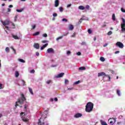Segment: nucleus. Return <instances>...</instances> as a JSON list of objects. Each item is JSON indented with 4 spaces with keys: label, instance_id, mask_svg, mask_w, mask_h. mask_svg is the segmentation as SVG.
<instances>
[{
    "label": "nucleus",
    "instance_id": "obj_1",
    "mask_svg": "<svg viewBox=\"0 0 125 125\" xmlns=\"http://www.w3.org/2000/svg\"><path fill=\"white\" fill-rule=\"evenodd\" d=\"M93 110V104L91 102H88L85 106V111L90 113Z\"/></svg>",
    "mask_w": 125,
    "mask_h": 125
},
{
    "label": "nucleus",
    "instance_id": "obj_2",
    "mask_svg": "<svg viewBox=\"0 0 125 125\" xmlns=\"http://www.w3.org/2000/svg\"><path fill=\"white\" fill-rule=\"evenodd\" d=\"M26 100H27V99L25 97L24 94H21V98H19L18 99V103H19V104H20L21 105H22V104H23L24 101H26Z\"/></svg>",
    "mask_w": 125,
    "mask_h": 125
},
{
    "label": "nucleus",
    "instance_id": "obj_3",
    "mask_svg": "<svg viewBox=\"0 0 125 125\" xmlns=\"http://www.w3.org/2000/svg\"><path fill=\"white\" fill-rule=\"evenodd\" d=\"M1 22L2 25L4 26L5 28H6V30H9V28L7 26L9 25L10 21H9V20H7L4 21H1Z\"/></svg>",
    "mask_w": 125,
    "mask_h": 125
},
{
    "label": "nucleus",
    "instance_id": "obj_4",
    "mask_svg": "<svg viewBox=\"0 0 125 125\" xmlns=\"http://www.w3.org/2000/svg\"><path fill=\"white\" fill-rule=\"evenodd\" d=\"M25 112L21 113V117L22 121H23L24 123H28V122H29V119L27 118H25Z\"/></svg>",
    "mask_w": 125,
    "mask_h": 125
},
{
    "label": "nucleus",
    "instance_id": "obj_5",
    "mask_svg": "<svg viewBox=\"0 0 125 125\" xmlns=\"http://www.w3.org/2000/svg\"><path fill=\"white\" fill-rule=\"evenodd\" d=\"M103 76H104V77H107L109 79V81H111V77H110V76L109 75H106V73L104 72H101L99 73L98 74V77H102Z\"/></svg>",
    "mask_w": 125,
    "mask_h": 125
},
{
    "label": "nucleus",
    "instance_id": "obj_6",
    "mask_svg": "<svg viewBox=\"0 0 125 125\" xmlns=\"http://www.w3.org/2000/svg\"><path fill=\"white\" fill-rule=\"evenodd\" d=\"M123 23H121V28L122 32H125V20L124 18L122 19Z\"/></svg>",
    "mask_w": 125,
    "mask_h": 125
},
{
    "label": "nucleus",
    "instance_id": "obj_7",
    "mask_svg": "<svg viewBox=\"0 0 125 125\" xmlns=\"http://www.w3.org/2000/svg\"><path fill=\"white\" fill-rule=\"evenodd\" d=\"M117 46H119L120 48H124V44L121 42H117L116 43Z\"/></svg>",
    "mask_w": 125,
    "mask_h": 125
},
{
    "label": "nucleus",
    "instance_id": "obj_8",
    "mask_svg": "<svg viewBox=\"0 0 125 125\" xmlns=\"http://www.w3.org/2000/svg\"><path fill=\"white\" fill-rule=\"evenodd\" d=\"M33 46L35 48H36V49H39L40 48V44L38 43H35Z\"/></svg>",
    "mask_w": 125,
    "mask_h": 125
},
{
    "label": "nucleus",
    "instance_id": "obj_9",
    "mask_svg": "<svg viewBox=\"0 0 125 125\" xmlns=\"http://www.w3.org/2000/svg\"><path fill=\"white\" fill-rule=\"evenodd\" d=\"M47 52L48 53H54V50H53V49L52 48H48L47 49Z\"/></svg>",
    "mask_w": 125,
    "mask_h": 125
},
{
    "label": "nucleus",
    "instance_id": "obj_10",
    "mask_svg": "<svg viewBox=\"0 0 125 125\" xmlns=\"http://www.w3.org/2000/svg\"><path fill=\"white\" fill-rule=\"evenodd\" d=\"M82 116H83V114H81V113H76L75 115H74V118H81V117H82Z\"/></svg>",
    "mask_w": 125,
    "mask_h": 125
},
{
    "label": "nucleus",
    "instance_id": "obj_11",
    "mask_svg": "<svg viewBox=\"0 0 125 125\" xmlns=\"http://www.w3.org/2000/svg\"><path fill=\"white\" fill-rule=\"evenodd\" d=\"M59 5V0H55V6L57 7Z\"/></svg>",
    "mask_w": 125,
    "mask_h": 125
},
{
    "label": "nucleus",
    "instance_id": "obj_12",
    "mask_svg": "<svg viewBox=\"0 0 125 125\" xmlns=\"http://www.w3.org/2000/svg\"><path fill=\"white\" fill-rule=\"evenodd\" d=\"M69 30L70 31H73L74 30V25L72 24H69Z\"/></svg>",
    "mask_w": 125,
    "mask_h": 125
},
{
    "label": "nucleus",
    "instance_id": "obj_13",
    "mask_svg": "<svg viewBox=\"0 0 125 125\" xmlns=\"http://www.w3.org/2000/svg\"><path fill=\"white\" fill-rule=\"evenodd\" d=\"M78 8L80 10H84V9H85V7L81 5V6H79Z\"/></svg>",
    "mask_w": 125,
    "mask_h": 125
},
{
    "label": "nucleus",
    "instance_id": "obj_14",
    "mask_svg": "<svg viewBox=\"0 0 125 125\" xmlns=\"http://www.w3.org/2000/svg\"><path fill=\"white\" fill-rule=\"evenodd\" d=\"M47 117V115H46V111H45L43 112V114L42 115V118H44V119H46V118Z\"/></svg>",
    "mask_w": 125,
    "mask_h": 125
},
{
    "label": "nucleus",
    "instance_id": "obj_15",
    "mask_svg": "<svg viewBox=\"0 0 125 125\" xmlns=\"http://www.w3.org/2000/svg\"><path fill=\"white\" fill-rule=\"evenodd\" d=\"M46 46H47V43H46V44H44L43 46H42L41 47V50H43V49H44V48H45V47H46Z\"/></svg>",
    "mask_w": 125,
    "mask_h": 125
},
{
    "label": "nucleus",
    "instance_id": "obj_16",
    "mask_svg": "<svg viewBox=\"0 0 125 125\" xmlns=\"http://www.w3.org/2000/svg\"><path fill=\"white\" fill-rule=\"evenodd\" d=\"M28 90L30 93L32 94V95H34V92H33V89H32L31 88L28 87Z\"/></svg>",
    "mask_w": 125,
    "mask_h": 125
},
{
    "label": "nucleus",
    "instance_id": "obj_17",
    "mask_svg": "<svg viewBox=\"0 0 125 125\" xmlns=\"http://www.w3.org/2000/svg\"><path fill=\"white\" fill-rule=\"evenodd\" d=\"M64 73H61L59 74V75L57 76V78H62V76H64Z\"/></svg>",
    "mask_w": 125,
    "mask_h": 125
},
{
    "label": "nucleus",
    "instance_id": "obj_18",
    "mask_svg": "<svg viewBox=\"0 0 125 125\" xmlns=\"http://www.w3.org/2000/svg\"><path fill=\"white\" fill-rule=\"evenodd\" d=\"M101 124L102 125H108L105 121H103V120H101Z\"/></svg>",
    "mask_w": 125,
    "mask_h": 125
},
{
    "label": "nucleus",
    "instance_id": "obj_19",
    "mask_svg": "<svg viewBox=\"0 0 125 125\" xmlns=\"http://www.w3.org/2000/svg\"><path fill=\"white\" fill-rule=\"evenodd\" d=\"M12 37L15 40H19V37L17 35H12Z\"/></svg>",
    "mask_w": 125,
    "mask_h": 125
},
{
    "label": "nucleus",
    "instance_id": "obj_20",
    "mask_svg": "<svg viewBox=\"0 0 125 125\" xmlns=\"http://www.w3.org/2000/svg\"><path fill=\"white\" fill-rule=\"evenodd\" d=\"M15 77L16 78H18V77H19V72H18V71L15 72Z\"/></svg>",
    "mask_w": 125,
    "mask_h": 125
},
{
    "label": "nucleus",
    "instance_id": "obj_21",
    "mask_svg": "<svg viewBox=\"0 0 125 125\" xmlns=\"http://www.w3.org/2000/svg\"><path fill=\"white\" fill-rule=\"evenodd\" d=\"M116 92L119 96H121V91L119 89H117Z\"/></svg>",
    "mask_w": 125,
    "mask_h": 125
},
{
    "label": "nucleus",
    "instance_id": "obj_22",
    "mask_svg": "<svg viewBox=\"0 0 125 125\" xmlns=\"http://www.w3.org/2000/svg\"><path fill=\"white\" fill-rule=\"evenodd\" d=\"M19 61L21 63H25V61L22 59H19Z\"/></svg>",
    "mask_w": 125,
    "mask_h": 125
},
{
    "label": "nucleus",
    "instance_id": "obj_23",
    "mask_svg": "<svg viewBox=\"0 0 125 125\" xmlns=\"http://www.w3.org/2000/svg\"><path fill=\"white\" fill-rule=\"evenodd\" d=\"M100 59L102 62H104V61H105V58L103 57H101Z\"/></svg>",
    "mask_w": 125,
    "mask_h": 125
},
{
    "label": "nucleus",
    "instance_id": "obj_24",
    "mask_svg": "<svg viewBox=\"0 0 125 125\" xmlns=\"http://www.w3.org/2000/svg\"><path fill=\"white\" fill-rule=\"evenodd\" d=\"M5 51L6 52H9V51H10V49H9V47H6Z\"/></svg>",
    "mask_w": 125,
    "mask_h": 125
},
{
    "label": "nucleus",
    "instance_id": "obj_25",
    "mask_svg": "<svg viewBox=\"0 0 125 125\" xmlns=\"http://www.w3.org/2000/svg\"><path fill=\"white\" fill-rule=\"evenodd\" d=\"M59 10H60V12H63L64 9L62 7H60Z\"/></svg>",
    "mask_w": 125,
    "mask_h": 125
},
{
    "label": "nucleus",
    "instance_id": "obj_26",
    "mask_svg": "<svg viewBox=\"0 0 125 125\" xmlns=\"http://www.w3.org/2000/svg\"><path fill=\"white\" fill-rule=\"evenodd\" d=\"M24 10V9H17L16 11H17V12H22V11H23Z\"/></svg>",
    "mask_w": 125,
    "mask_h": 125
},
{
    "label": "nucleus",
    "instance_id": "obj_27",
    "mask_svg": "<svg viewBox=\"0 0 125 125\" xmlns=\"http://www.w3.org/2000/svg\"><path fill=\"white\" fill-rule=\"evenodd\" d=\"M112 20L113 21H115L116 20V16H115V14H112Z\"/></svg>",
    "mask_w": 125,
    "mask_h": 125
},
{
    "label": "nucleus",
    "instance_id": "obj_28",
    "mask_svg": "<svg viewBox=\"0 0 125 125\" xmlns=\"http://www.w3.org/2000/svg\"><path fill=\"white\" fill-rule=\"evenodd\" d=\"M40 35V32L37 31L35 33L33 34V36H38Z\"/></svg>",
    "mask_w": 125,
    "mask_h": 125
},
{
    "label": "nucleus",
    "instance_id": "obj_29",
    "mask_svg": "<svg viewBox=\"0 0 125 125\" xmlns=\"http://www.w3.org/2000/svg\"><path fill=\"white\" fill-rule=\"evenodd\" d=\"M79 70L83 71V70H85V67H81L79 68Z\"/></svg>",
    "mask_w": 125,
    "mask_h": 125
},
{
    "label": "nucleus",
    "instance_id": "obj_30",
    "mask_svg": "<svg viewBox=\"0 0 125 125\" xmlns=\"http://www.w3.org/2000/svg\"><path fill=\"white\" fill-rule=\"evenodd\" d=\"M81 83V81H78L74 83V84H79Z\"/></svg>",
    "mask_w": 125,
    "mask_h": 125
},
{
    "label": "nucleus",
    "instance_id": "obj_31",
    "mask_svg": "<svg viewBox=\"0 0 125 125\" xmlns=\"http://www.w3.org/2000/svg\"><path fill=\"white\" fill-rule=\"evenodd\" d=\"M41 119H42V118H40V119L39 120L38 125H42V121H41Z\"/></svg>",
    "mask_w": 125,
    "mask_h": 125
},
{
    "label": "nucleus",
    "instance_id": "obj_32",
    "mask_svg": "<svg viewBox=\"0 0 125 125\" xmlns=\"http://www.w3.org/2000/svg\"><path fill=\"white\" fill-rule=\"evenodd\" d=\"M112 34H113V32H112V31H109L108 33H107V35L108 36H111V35H112Z\"/></svg>",
    "mask_w": 125,
    "mask_h": 125
},
{
    "label": "nucleus",
    "instance_id": "obj_33",
    "mask_svg": "<svg viewBox=\"0 0 125 125\" xmlns=\"http://www.w3.org/2000/svg\"><path fill=\"white\" fill-rule=\"evenodd\" d=\"M62 38H63V36L59 37L56 39V41H59V40H61V39H62Z\"/></svg>",
    "mask_w": 125,
    "mask_h": 125
},
{
    "label": "nucleus",
    "instance_id": "obj_34",
    "mask_svg": "<svg viewBox=\"0 0 125 125\" xmlns=\"http://www.w3.org/2000/svg\"><path fill=\"white\" fill-rule=\"evenodd\" d=\"M42 43H45L47 42V41L43 40V41H42Z\"/></svg>",
    "mask_w": 125,
    "mask_h": 125
},
{
    "label": "nucleus",
    "instance_id": "obj_35",
    "mask_svg": "<svg viewBox=\"0 0 125 125\" xmlns=\"http://www.w3.org/2000/svg\"><path fill=\"white\" fill-rule=\"evenodd\" d=\"M121 10L122 12H125V9H124V8H121Z\"/></svg>",
    "mask_w": 125,
    "mask_h": 125
},
{
    "label": "nucleus",
    "instance_id": "obj_36",
    "mask_svg": "<svg viewBox=\"0 0 125 125\" xmlns=\"http://www.w3.org/2000/svg\"><path fill=\"white\" fill-rule=\"evenodd\" d=\"M88 34H91L92 33L91 29H88Z\"/></svg>",
    "mask_w": 125,
    "mask_h": 125
},
{
    "label": "nucleus",
    "instance_id": "obj_37",
    "mask_svg": "<svg viewBox=\"0 0 125 125\" xmlns=\"http://www.w3.org/2000/svg\"><path fill=\"white\" fill-rule=\"evenodd\" d=\"M81 44H82V45H85V44H86V43L85 42H82L81 43Z\"/></svg>",
    "mask_w": 125,
    "mask_h": 125
},
{
    "label": "nucleus",
    "instance_id": "obj_38",
    "mask_svg": "<svg viewBox=\"0 0 125 125\" xmlns=\"http://www.w3.org/2000/svg\"><path fill=\"white\" fill-rule=\"evenodd\" d=\"M12 49L13 50V51H14L15 54H16V50H15L14 48L13 47H11Z\"/></svg>",
    "mask_w": 125,
    "mask_h": 125
},
{
    "label": "nucleus",
    "instance_id": "obj_39",
    "mask_svg": "<svg viewBox=\"0 0 125 125\" xmlns=\"http://www.w3.org/2000/svg\"><path fill=\"white\" fill-rule=\"evenodd\" d=\"M85 8H86V9H88V10L89 9V5H86Z\"/></svg>",
    "mask_w": 125,
    "mask_h": 125
},
{
    "label": "nucleus",
    "instance_id": "obj_40",
    "mask_svg": "<svg viewBox=\"0 0 125 125\" xmlns=\"http://www.w3.org/2000/svg\"><path fill=\"white\" fill-rule=\"evenodd\" d=\"M42 37H43V38H46V37H47V34H44L42 35Z\"/></svg>",
    "mask_w": 125,
    "mask_h": 125
},
{
    "label": "nucleus",
    "instance_id": "obj_41",
    "mask_svg": "<svg viewBox=\"0 0 125 125\" xmlns=\"http://www.w3.org/2000/svg\"><path fill=\"white\" fill-rule=\"evenodd\" d=\"M83 20V19H80V20H79L78 23H79V24H81V23H82Z\"/></svg>",
    "mask_w": 125,
    "mask_h": 125
},
{
    "label": "nucleus",
    "instance_id": "obj_42",
    "mask_svg": "<svg viewBox=\"0 0 125 125\" xmlns=\"http://www.w3.org/2000/svg\"><path fill=\"white\" fill-rule=\"evenodd\" d=\"M30 73H31V74H34V73H35V70H34V69L31 70L30 71Z\"/></svg>",
    "mask_w": 125,
    "mask_h": 125
},
{
    "label": "nucleus",
    "instance_id": "obj_43",
    "mask_svg": "<svg viewBox=\"0 0 125 125\" xmlns=\"http://www.w3.org/2000/svg\"><path fill=\"white\" fill-rule=\"evenodd\" d=\"M77 55H78V56H80V55H82V53H81L80 52H78L77 53Z\"/></svg>",
    "mask_w": 125,
    "mask_h": 125
},
{
    "label": "nucleus",
    "instance_id": "obj_44",
    "mask_svg": "<svg viewBox=\"0 0 125 125\" xmlns=\"http://www.w3.org/2000/svg\"><path fill=\"white\" fill-rule=\"evenodd\" d=\"M69 83V80H65V83L67 84Z\"/></svg>",
    "mask_w": 125,
    "mask_h": 125
},
{
    "label": "nucleus",
    "instance_id": "obj_45",
    "mask_svg": "<svg viewBox=\"0 0 125 125\" xmlns=\"http://www.w3.org/2000/svg\"><path fill=\"white\" fill-rule=\"evenodd\" d=\"M27 107H28V105L25 104L24 105V109H26V110Z\"/></svg>",
    "mask_w": 125,
    "mask_h": 125
},
{
    "label": "nucleus",
    "instance_id": "obj_46",
    "mask_svg": "<svg viewBox=\"0 0 125 125\" xmlns=\"http://www.w3.org/2000/svg\"><path fill=\"white\" fill-rule=\"evenodd\" d=\"M36 28V25H32V29H35Z\"/></svg>",
    "mask_w": 125,
    "mask_h": 125
},
{
    "label": "nucleus",
    "instance_id": "obj_47",
    "mask_svg": "<svg viewBox=\"0 0 125 125\" xmlns=\"http://www.w3.org/2000/svg\"><path fill=\"white\" fill-rule=\"evenodd\" d=\"M53 16L54 17H56L57 16V13H54V14H53Z\"/></svg>",
    "mask_w": 125,
    "mask_h": 125
},
{
    "label": "nucleus",
    "instance_id": "obj_48",
    "mask_svg": "<svg viewBox=\"0 0 125 125\" xmlns=\"http://www.w3.org/2000/svg\"><path fill=\"white\" fill-rule=\"evenodd\" d=\"M74 37H76V33H73V34L71 36L72 38H74Z\"/></svg>",
    "mask_w": 125,
    "mask_h": 125
},
{
    "label": "nucleus",
    "instance_id": "obj_49",
    "mask_svg": "<svg viewBox=\"0 0 125 125\" xmlns=\"http://www.w3.org/2000/svg\"><path fill=\"white\" fill-rule=\"evenodd\" d=\"M71 54V51H68L67 52V55H70Z\"/></svg>",
    "mask_w": 125,
    "mask_h": 125
},
{
    "label": "nucleus",
    "instance_id": "obj_50",
    "mask_svg": "<svg viewBox=\"0 0 125 125\" xmlns=\"http://www.w3.org/2000/svg\"><path fill=\"white\" fill-rule=\"evenodd\" d=\"M3 87H2V84L0 83V89H2Z\"/></svg>",
    "mask_w": 125,
    "mask_h": 125
},
{
    "label": "nucleus",
    "instance_id": "obj_51",
    "mask_svg": "<svg viewBox=\"0 0 125 125\" xmlns=\"http://www.w3.org/2000/svg\"><path fill=\"white\" fill-rule=\"evenodd\" d=\"M62 21H65V22H67L68 21V20H67L66 19H63L62 20Z\"/></svg>",
    "mask_w": 125,
    "mask_h": 125
},
{
    "label": "nucleus",
    "instance_id": "obj_52",
    "mask_svg": "<svg viewBox=\"0 0 125 125\" xmlns=\"http://www.w3.org/2000/svg\"><path fill=\"white\" fill-rule=\"evenodd\" d=\"M18 106V101L16 102L15 107H17Z\"/></svg>",
    "mask_w": 125,
    "mask_h": 125
},
{
    "label": "nucleus",
    "instance_id": "obj_53",
    "mask_svg": "<svg viewBox=\"0 0 125 125\" xmlns=\"http://www.w3.org/2000/svg\"><path fill=\"white\" fill-rule=\"evenodd\" d=\"M11 11V9L10 8H8L7 9V12H10Z\"/></svg>",
    "mask_w": 125,
    "mask_h": 125
},
{
    "label": "nucleus",
    "instance_id": "obj_54",
    "mask_svg": "<svg viewBox=\"0 0 125 125\" xmlns=\"http://www.w3.org/2000/svg\"><path fill=\"white\" fill-rule=\"evenodd\" d=\"M70 6H72V4H69L67 5V7H70Z\"/></svg>",
    "mask_w": 125,
    "mask_h": 125
},
{
    "label": "nucleus",
    "instance_id": "obj_55",
    "mask_svg": "<svg viewBox=\"0 0 125 125\" xmlns=\"http://www.w3.org/2000/svg\"><path fill=\"white\" fill-rule=\"evenodd\" d=\"M36 56H40V53H39L38 52H36Z\"/></svg>",
    "mask_w": 125,
    "mask_h": 125
},
{
    "label": "nucleus",
    "instance_id": "obj_56",
    "mask_svg": "<svg viewBox=\"0 0 125 125\" xmlns=\"http://www.w3.org/2000/svg\"><path fill=\"white\" fill-rule=\"evenodd\" d=\"M11 23H12V26H13V28L14 29V28H15V24H14V23H13V22H11Z\"/></svg>",
    "mask_w": 125,
    "mask_h": 125
},
{
    "label": "nucleus",
    "instance_id": "obj_57",
    "mask_svg": "<svg viewBox=\"0 0 125 125\" xmlns=\"http://www.w3.org/2000/svg\"><path fill=\"white\" fill-rule=\"evenodd\" d=\"M108 45V44L105 43L104 45V47H106V46H107Z\"/></svg>",
    "mask_w": 125,
    "mask_h": 125
},
{
    "label": "nucleus",
    "instance_id": "obj_58",
    "mask_svg": "<svg viewBox=\"0 0 125 125\" xmlns=\"http://www.w3.org/2000/svg\"><path fill=\"white\" fill-rule=\"evenodd\" d=\"M118 53H120V51H116V52H115V54H118Z\"/></svg>",
    "mask_w": 125,
    "mask_h": 125
},
{
    "label": "nucleus",
    "instance_id": "obj_59",
    "mask_svg": "<svg viewBox=\"0 0 125 125\" xmlns=\"http://www.w3.org/2000/svg\"><path fill=\"white\" fill-rule=\"evenodd\" d=\"M68 34H69V32H68V33H66V34H63V35H62V37L67 36V35H68Z\"/></svg>",
    "mask_w": 125,
    "mask_h": 125
},
{
    "label": "nucleus",
    "instance_id": "obj_60",
    "mask_svg": "<svg viewBox=\"0 0 125 125\" xmlns=\"http://www.w3.org/2000/svg\"><path fill=\"white\" fill-rule=\"evenodd\" d=\"M51 83V81L49 80L47 81V84H49V83Z\"/></svg>",
    "mask_w": 125,
    "mask_h": 125
},
{
    "label": "nucleus",
    "instance_id": "obj_61",
    "mask_svg": "<svg viewBox=\"0 0 125 125\" xmlns=\"http://www.w3.org/2000/svg\"><path fill=\"white\" fill-rule=\"evenodd\" d=\"M54 100H55V101H58V99L57 98H54Z\"/></svg>",
    "mask_w": 125,
    "mask_h": 125
},
{
    "label": "nucleus",
    "instance_id": "obj_62",
    "mask_svg": "<svg viewBox=\"0 0 125 125\" xmlns=\"http://www.w3.org/2000/svg\"><path fill=\"white\" fill-rule=\"evenodd\" d=\"M9 7L10 8H11V7H13V5H10L9 6Z\"/></svg>",
    "mask_w": 125,
    "mask_h": 125
},
{
    "label": "nucleus",
    "instance_id": "obj_63",
    "mask_svg": "<svg viewBox=\"0 0 125 125\" xmlns=\"http://www.w3.org/2000/svg\"><path fill=\"white\" fill-rule=\"evenodd\" d=\"M56 66H57V65H52L51 67H56Z\"/></svg>",
    "mask_w": 125,
    "mask_h": 125
},
{
    "label": "nucleus",
    "instance_id": "obj_64",
    "mask_svg": "<svg viewBox=\"0 0 125 125\" xmlns=\"http://www.w3.org/2000/svg\"><path fill=\"white\" fill-rule=\"evenodd\" d=\"M112 119L114 120V123H116V119L114 118H113Z\"/></svg>",
    "mask_w": 125,
    "mask_h": 125
}]
</instances>
